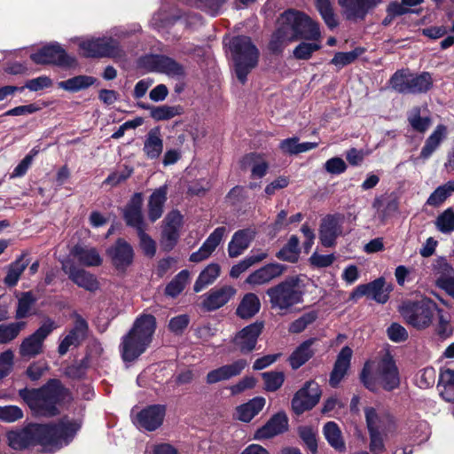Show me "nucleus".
Returning a JSON list of instances; mask_svg holds the SVG:
<instances>
[{
  "instance_id": "nucleus-17",
  "label": "nucleus",
  "mask_w": 454,
  "mask_h": 454,
  "mask_svg": "<svg viewBox=\"0 0 454 454\" xmlns=\"http://www.w3.org/2000/svg\"><path fill=\"white\" fill-rule=\"evenodd\" d=\"M289 419L283 411L272 415L270 419L261 427L257 428L254 434V440H267L276 435L284 434L288 430Z\"/></svg>"
},
{
  "instance_id": "nucleus-24",
  "label": "nucleus",
  "mask_w": 454,
  "mask_h": 454,
  "mask_svg": "<svg viewBox=\"0 0 454 454\" xmlns=\"http://www.w3.org/2000/svg\"><path fill=\"white\" fill-rule=\"evenodd\" d=\"M151 70L165 74L171 77H180L184 75V69L182 65L171 58L156 55L148 59Z\"/></svg>"
},
{
  "instance_id": "nucleus-12",
  "label": "nucleus",
  "mask_w": 454,
  "mask_h": 454,
  "mask_svg": "<svg viewBox=\"0 0 454 454\" xmlns=\"http://www.w3.org/2000/svg\"><path fill=\"white\" fill-rule=\"evenodd\" d=\"M392 291V285H387L386 279L380 277L373 281L356 286L350 293L348 301H356L365 296L380 304H385L389 300Z\"/></svg>"
},
{
  "instance_id": "nucleus-54",
  "label": "nucleus",
  "mask_w": 454,
  "mask_h": 454,
  "mask_svg": "<svg viewBox=\"0 0 454 454\" xmlns=\"http://www.w3.org/2000/svg\"><path fill=\"white\" fill-rule=\"evenodd\" d=\"M49 370V365L45 360H38L31 363L25 371V375L31 381H38L43 374Z\"/></svg>"
},
{
  "instance_id": "nucleus-46",
  "label": "nucleus",
  "mask_w": 454,
  "mask_h": 454,
  "mask_svg": "<svg viewBox=\"0 0 454 454\" xmlns=\"http://www.w3.org/2000/svg\"><path fill=\"white\" fill-rule=\"evenodd\" d=\"M411 74L409 69L397 70L389 79L390 87L399 93L408 94Z\"/></svg>"
},
{
  "instance_id": "nucleus-30",
  "label": "nucleus",
  "mask_w": 454,
  "mask_h": 454,
  "mask_svg": "<svg viewBox=\"0 0 454 454\" xmlns=\"http://www.w3.org/2000/svg\"><path fill=\"white\" fill-rule=\"evenodd\" d=\"M261 309V301L254 293L246 294L236 309V315L245 320L254 317Z\"/></svg>"
},
{
  "instance_id": "nucleus-4",
  "label": "nucleus",
  "mask_w": 454,
  "mask_h": 454,
  "mask_svg": "<svg viewBox=\"0 0 454 454\" xmlns=\"http://www.w3.org/2000/svg\"><path fill=\"white\" fill-rule=\"evenodd\" d=\"M372 362L366 361L359 374V380L366 389L377 393L379 385L387 392H392L399 388L401 384L400 373L392 356L387 355L380 359L375 375L372 373Z\"/></svg>"
},
{
  "instance_id": "nucleus-53",
  "label": "nucleus",
  "mask_w": 454,
  "mask_h": 454,
  "mask_svg": "<svg viewBox=\"0 0 454 454\" xmlns=\"http://www.w3.org/2000/svg\"><path fill=\"white\" fill-rule=\"evenodd\" d=\"M408 121L413 129L421 133L427 131L431 124V119L429 117L420 116L419 107L412 109L408 116Z\"/></svg>"
},
{
  "instance_id": "nucleus-33",
  "label": "nucleus",
  "mask_w": 454,
  "mask_h": 454,
  "mask_svg": "<svg viewBox=\"0 0 454 454\" xmlns=\"http://www.w3.org/2000/svg\"><path fill=\"white\" fill-rule=\"evenodd\" d=\"M143 151L148 159L154 160L160 157L163 151V140L159 128L149 130L144 143Z\"/></svg>"
},
{
  "instance_id": "nucleus-7",
  "label": "nucleus",
  "mask_w": 454,
  "mask_h": 454,
  "mask_svg": "<svg viewBox=\"0 0 454 454\" xmlns=\"http://www.w3.org/2000/svg\"><path fill=\"white\" fill-rule=\"evenodd\" d=\"M299 277L292 276L270 287L266 294L271 309L287 311L293 306L302 302L303 293L299 290Z\"/></svg>"
},
{
  "instance_id": "nucleus-11",
  "label": "nucleus",
  "mask_w": 454,
  "mask_h": 454,
  "mask_svg": "<svg viewBox=\"0 0 454 454\" xmlns=\"http://www.w3.org/2000/svg\"><path fill=\"white\" fill-rule=\"evenodd\" d=\"M322 390L315 380H309L297 390L292 400L291 408L296 416H301L311 411L320 401Z\"/></svg>"
},
{
  "instance_id": "nucleus-18",
  "label": "nucleus",
  "mask_w": 454,
  "mask_h": 454,
  "mask_svg": "<svg viewBox=\"0 0 454 454\" xmlns=\"http://www.w3.org/2000/svg\"><path fill=\"white\" fill-rule=\"evenodd\" d=\"M88 330L89 325L87 321L81 315L77 314L74 326L59 344L58 353L59 356H65L71 346L78 347L86 338Z\"/></svg>"
},
{
  "instance_id": "nucleus-44",
  "label": "nucleus",
  "mask_w": 454,
  "mask_h": 454,
  "mask_svg": "<svg viewBox=\"0 0 454 454\" xmlns=\"http://www.w3.org/2000/svg\"><path fill=\"white\" fill-rule=\"evenodd\" d=\"M190 278L188 270H182L175 278L166 286L165 294L171 298L177 297L185 288Z\"/></svg>"
},
{
  "instance_id": "nucleus-48",
  "label": "nucleus",
  "mask_w": 454,
  "mask_h": 454,
  "mask_svg": "<svg viewBox=\"0 0 454 454\" xmlns=\"http://www.w3.org/2000/svg\"><path fill=\"white\" fill-rule=\"evenodd\" d=\"M26 325L24 321L0 325V344H6L17 338Z\"/></svg>"
},
{
  "instance_id": "nucleus-21",
  "label": "nucleus",
  "mask_w": 454,
  "mask_h": 454,
  "mask_svg": "<svg viewBox=\"0 0 454 454\" xmlns=\"http://www.w3.org/2000/svg\"><path fill=\"white\" fill-rule=\"evenodd\" d=\"M435 286L454 298V268L445 262L444 257H439L435 266Z\"/></svg>"
},
{
  "instance_id": "nucleus-3",
  "label": "nucleus",
  "mask_w": 454,
  "mask_h": 454,
  "mask_svg": "<svg viewBox=\"0 0 454 454\" xmlns=\"http://www.w3.org/2000/svg\"><path fill=\"white\" fill-rule=\"evenodd\" d=\"M156 327V318L152 314H142L135 319L119 346L123 362H134L145 352L153 341Z\"/></svg>"
},
{
  "instance_id": "nucleus-37",
  "label": "nucleus",
  "mask_w": 454,
  "mask_h": 454,
  "mask_svg": "<svg viewBox=\"0 0 454 454\" xmlns=\"http://www.w3.org/2000/svg\"><path fill=\"white\" fill-rule=\"evenodd\" d=\"M438 387L441 396L447 402H454V370L450 368H442L440 371Z\"/></svg>"
},
{
  "instance_id": "nucleus-64",
  "label": "nucleus",
  "mask_w": 454,
  "mask_h": 454,
  "mask_svg": "<svg viewBox=\"0 0 454 454\" xmlns=\"http://www.w3.org/2000/svg\"><path fill=\"white\" fill-rule=\"evenodd\" d=\"M178 237L179 231L163 228L160 243L165 252H169L174 247Z\"/></svg>"
},
{
  "instance_id": "nucleus-58",
  "label": "nucleus",
  "mask_w": 454,
  "mask_h": 454,
  "mask_svg": "<svg viewBox=\"0 0 454 454\" xmlns=\"http://www.w3.org/2000/svg\"><path fill=\"white\" fill-rule=\"evenodd\" d=\"M321 45L317 43H301L294 50V56L297 59H309L312 53L318 51Z\"/></svg>"
},
{
  "instance_id": "nucleus-6",
  "label": "nucleus",
  "mask_w": 454,
  "mask_h": 454,
  "mask_svg": "<svg viewBox=\"0 0 454 454\" xmlns=\"http://www.w3.org/2000/svg\"><path fill=\"white\" fill-rule=\"evenodd\" d=\"M398 311L406 324L419 331L429 327L435 313L442 312L437 303L428 298L403 301Z\"/></svg>"
},
{
  "instance_id": "nucleus-22",
  "label": "nucleus",
  "mask_w": 454,
  "mask_h": 454,
  "mask_svg": "<svg viewBox=\"0 0 454 454\" xmlns=\"http://www.w3.org/2000/svg\"><path fill=\"white\" fill-rule=\"evenodd\" d=\"M352 355L353 350L348 346L340 349L330 373L329 383L331 387H336L343 380L350 367Z\"/></svg>"
},
{
  "instance_id": "nucleus-50",
  "label": "nucleus",
  "mask_w": 454,
  "mask_h": 454,
  "mask_svg": "<svg viewBox=\"0 0 454 454\" xmlns=\"http://www.w3.org/2000/svg\"><path fill=\"white\" fill-rule=\"evenodd\" d=\"M317 312L311 310L302 314L299 318L293 321L288 327L291 333H301L317 318Z\"/></svg>"
},
{
  "instance_id": "nucleus-47",
  "label": "nucleus",
  "mask_w": 454,
  "mask_h": 454,
  "mask_svg": "<svg viewBox=\"0 0 454 454\" xmlns=\"http://www.w3.org/2000/svg\"><path fill=\"white\" fill-rule=\"evenodd\" d=\"M264 382V390L267 392H276L284 384L285 373L283 372L270 371L261 373Z\"/></svg>"
},
{
  "instance_id": "nucleus-42",
  "label": "nucleus",
  "mask_w": 454,
  "mask_h": 454,
  "mask_svg": "<svg viewBox=\"0 0 454 454\" xmlns=\"http://www.w3.org/2000/svg\"><path fill=\"white\" fill-rule=\"evenodd\" d=\"M37 299L31 291L23 292L18 299L15 318L18 320L27 318L32 315L31 309Z\"/></svg>"
},
{
  "instance_id": "nucleus-9",
  "label": "nucleus",
  "mask_w": 454,
  "mask_h": 454,
  "mask_svg": "<svg viewBox=\"0 0 454 454\" xmlns=\"http://www.w3.org/2000/svg\"><path fill=\"white\" fill-rule=\"evenodd\" d=\"M57 328V323L52 318L46 317L41 325L21 341L19 348L20 356L30 359L42 354L44 340Z\"/></svg>"
},
{
  "instance_id": "nucleus-62",
  "label": "nucleus",
  "mask_w": 454,
  "mask_h": 454,
  "mask_svg": "<svg viewBox=\"0 0 454 454\" xmlns=\"http://www.w3.org/2000/svg\"><path fill=\"white\" fill-rule=\"evenodd\" d=\"M369 450L372 454H382L386 451V446L380 431H374L372 429L369 433Z\"/></svg>"
},
{
  "instance_id": "nucleus-45",
  "label": "nucleus",
  "mask_w": 454,
  "mask_h": 454,
  "mask_svg": "<svg viewBox=\"0 0 454 454\" xmlns=\"http://www.w3.org/2000/svg\"><path fill=\"white\" fill-rule=\"evenodd\" d=\"M297 434L306 449L311 454H317L318 446L317 432L315 429L311 426H300L297 428Z\"/></svg>"
},
{
  "instance_id": "nucleus-28",
  "label": "nucleus",
  "mask_w": 454,
  "mask_h": 454,
  "mask_svg": "<svg viewBox=\"0 0 454 454\" xmlns=\"http://www.w3.org/2000/svg\"><path fill=\"white\" fill-rule=\"evenodd\" d=\"M342 232L339 220L328 215L322 220L319 229V239L323 246L332 247L335 239Z\"/></svg>"
},
{
  "instance_id": "nucleus-2",
  "label": "nucleus",
  "mask_w": 454,
  "mask_h": 454,
  "mask_svg": "<svg viewBox=\"0 0 454 454\" xmlns=\"http://www.w3.org/2000/svg\"><path fill=\"white\" fill-rule=\"evenodd\" d=\"M67 391L59 379H50L39 387H23L18 395L34 417L53 418L60 413L59 405Z\"/></svg>"
},
{
  "instance_id": "nucleus-36",
  "label": "nucleus",
  "mask_w": 454,
  "mask_h": 454,
  "mask_svg": "<svg viewBox=\"0 0 454 454\" xmlns=\"http://www.w3.org/2000/svg\"><path fill=\"white\" fill-rule=\"evenodd\" d=\"M144 109L150 110V116L157 121H168L176 116L181 115L184 113V109L181 106H168L162 105L158 106H149L145 105H140Z\"/></svg>"
},
{
  "instance_id": "nucleus-19",
  "label": "nucleus",
  "mask_w": 454,
  "mask_h": 454,
  "mask_svg": "<svg viewBox=\"0 0 454 454\" xmlns=\"http://www.w3.org/2000/svg\"><path fill=\"white\" fill-rule=\"evenodd\" d=\"M247 365V362L243 358L235 360L231 364L222 365L207 372L206 382L212 385L220 381L229 380L231 378L240 375Z\"/></svg>"
},
{
  "instance_id": "nucleus-8",
  "label": "nucleus",
  "mask_w": 454,
  "mask_h": 454,
  "mask_svg": "<svg viewBox=\"0 0 454 454\" xmlns=\"http://www.w3.org/2000/svg\"><path fill=\"white\" fill-rule=\"evenodd\" d=\"M282 22L289 27L294 40L303 38L319 41L321 38L318 23L301 12L292 9L286 11L282 13Z\"/></svg>"
},
{
  "instance_id": "nucleus-43",
  "label": "nucleus",
  "mask_w": 454,
  "mask_h": 454,
  "mask_svg": "<svg viewBox=\"0 0 454 454\" xmlns=\"http://www.w3.org/2000/svg\"><path fill=\"white\" fill-rule=\"evenodd\" d=\"M96 82V79L88 75H77L58 83L59 88L67 91L76 92L86 89Z\"/></svg>"
},
{
  "instance_id": "nucleus-31",
  "label": "nucleus",
  "mask_w": 454,
  "mask_h": 454,
  "mask_svg": "<svg viewBox=\"0 0 454 454\" xmlns=\"http://www.w3.org/2000/svg\"><path fill=\"white\" fill-rule=\"evenodd\" d=\"M265 403L264 397L255 396L239 405L236 409L238 419L242 422H250L263 409Z\"/></svg>"
},
{
  "instance_id": "nucleus-1",
  "label": "nucleus",
  "mask_w": 454,
  "mask_h": 454,
  "mask_svg": "<svg viewBox=\"0 0 454 454\" xmlns=\"http://www.w3.org/2000/svg\"><path fill=\"white\" fill-rule=\"evenodd\" d=\"M81 428V424L67 417L58 422H30L25 427L6 433L8 445L14 450H24L30 447L57 446L69 444Z\"/></svg>"
},
{
  "instance_id": "nucleus-15",
  "label": "nucleus",
  "mask_w": 454,
  "mask_h": 454,
  "mask_svg": "<svg viewBox=\"0 0 454 454\" xmlns=\"http://www.w3.org/2000/svg\"><path fill=\"white\" fill-rule=\"evenodd\" d=\"M60 262L63 271L68 276V278L79 287L89 292H95L99 288V283L97 278L82 268L76 266L70 257H65Z\"/></svg>"
},
{
  "instance_id": "nucleus-51",
  "label": "nucleus",
  "mask_w": 454,
  "mask_h": 454,
  "mask_svg": "<svg viewBox=\"0 0 454 454\" xmlns=\"http://www.w3.org/2000/svg\"><path fill=\"white\" fill-rule=\"evenodd\" d=\"M436 229L442 233H450L454 231V210L451 207L445 209L435 219Z\"/></svg>"
},
{
  "instance_id": "nucleus-20",
  "label": "nucleus",
  "mask_w": 454,
  "mask_h": 454,
  "mask_svg": "<svg viewBox=\"0 0 454 454\" xmlns=\"http://www.w3.org/2000/svg\"><path fill=\"white\" fill-rule=\"evenodd\" d=\"M235 293L231 286L212 288L204 294L202 308L207 312L215 311L227 304Z\"/></svg>"
},
{
  "instance_id": "nucleus-55",
  "label": "nucleus",
  "mask_w": 454,
  "mask_h": 454,
  "mask_svg": "<svg viewBox=\"0 0 454 454\" xmlns=\"http://www.w3.org/2000/svg\"><path fill=\"white\" fill-rule=\"evenodd\" d=\"M23 411L17 405L0 406V420L5 423H13L21 419Z\"/></svg>"
},
{
  "instance_id": "nucleus-39",
  "label": "nucleus",
  "mask_w": 454,
  "mask_h": 454,
  "mask_svg": "<svg viewBox=\"0 0 454 454\" xmlns=\"http://www.w3.org/2000/svg\"><path fill=\"white\" fill-rule=\"evenodd\" d=\"M410 77L408 94L425 93L433 85V79L428 72H422L420 74L411 73Z\"/></svg>"
},
{
  "instance_id": "nucleus-26",
  "label": "nucleus",
  "mask_w": 454,
  "mask_h": 454,
  "mask_svg": "<svg viewBox=\"0 0 454 454\" xmlns=\"http://www.w3.org/2000/svg\"><path fill=\"white\" fill-rule=\"evenodd\" d=\"M286 270V266L281 263L270 262L251 273L247 282L251 285H262L280 276Z\"/></svg>"
},
{
  "instance_id": "nucleus-23",
  "label": "nucleus",
  "mask_w": 454,
  "mask_h": 454,
  "mask_svg": "<svg viewBox=\"0 0 454 454\" xmlns=\"http://www.w3.org/2000/svg\"><path fill=\"white\" fill-rule=\"evenodd\" d=\"M317 341V338L310 337L295 348L288 358L289 364L293 370L301 368L315 356L317 350L313 348V345Z\"/></svg>"
},
{
  "instance_id": "nucleus-10",
  "label": "nucleus",
  "mask_w": 454,
  "mask_h": 454,
  "mask_svg": "<svg viewBox=\"0 0 454 454\" xmlns=\"http://www.w3.org/2000/svg\"><path fill=\"white\" fill-rule=\"evenodd\" d=\"M83 56L88 58H121L123 51L119 43L112 37L91 38L79 44Z\"/></svg>"
},
{
  "instance_id": "nucleus-60",
  "label": "nucleus",
  "mask_w": 454,
  "mask_h": 454,
  "mask_svg": "<svg viewBox=\"0 0 454 454\" xmlns=\"http://www.w3.org/2000/svg\"><path fill=\"white\" fill-rule=\"evenodd\" d=\"M265 257H246L238 264L231 267L230 276L233 278H238L244 271H246L253 264L261 262Z\"/></svg>"
},
{
  "instance_id": "nucleus-32",
  "label": "nucleus",
  "mask_w": 454,
  "mask_h": 454,
  "mask_svg": "<svg viewBox=\"0 0 454 454\" xmlns=\"http://www.w3.org/2000/svg\"><path fill=\"white\" fill-rule=\"evenodd\" d=\"M289 27L282 22V15L278 18V27L274 32L270 42V50L273 52H281L291 42L294 41Z\"/></svg>"
},
{
  "instance_id": "nucleus-14",
  "label": "nucleus",
  "mask_w": 454,
  "mask_h": 454,
  "mask_svg": "<svg viewBox=\"0 0 454 454\" xmlns=\"http://www.w3.org/2000/svg\"><path fill=\"white\" fill-rule=\"evenodd\" d=\"M263 329L264 322L255 321L237 332L231 339V343L241 354H249L255 349Z\"/></svg>"
},
{
  "instance_id": "nucleus-25",
  "label": "nucleus",
  "mask_w": 454,
  "mask_h": 454,
  "mask_svg": "<svg viewBox=\"0 0 454 454\" xmlns=\"http://www.w3.org/2000/svg\"><path fill=\"white\" fill-rule=\"evenodd\" d=\"M380 2V0H339L348 20H363L368 11Z\"/></svg>"
},
{
  "instance_id": "nucleus-61",
  "label": "nucleus",
  "mask_w": 454,
  "mask_h": 454,
  "mask_svg": "<svg viewBox=\"0 0 454 454\" xmlns=\"http://www.w3.org/2000/svg\"><path fill=\"white\" fill-rule=\"evenodd\" d=\"M435 370L433 367H426L419 372L418 385L420 388H428L434 384Z\"/></svg>"
},
{
  "instance_id": "nucleus-34",
  "label": "nucleus",
  "mask_w": 454,
  "mask_h": 454,
  "mask_svg": "<svg viewBox=\"0 0 454 454\" xmlns=\"http://www.w3.org/2000/svg\"><path fill=\"white\" fill-rule=\"evenodd\" d=\"M254 239V231L249 229L236 231L229 243V255H239L249 247Z\"/></svg>"
},
{
  "instance_id": "nucleus-38",
  "label": "nucleus",
  "mask_w": 454,
  "mask_h": 454,
  "mask_svg": "<svg viewBox=\"0 0 454 454\" xmlns=\"http://www.w3.org/2000/svg\"><path fill=\"white\" fill-rule=\"evenodd\" d=\"M221 268L217 263H210L207 265L199 275L196 279L193 291L200 293L207 286L213 284L215 280L219 277Z\"/></svg>"
},
{
  "instance_id": "nucleus-63",
  "label": "nucleus",
  "mask_w": 454,
  "mask_h": 454,
  "mask_svg": "<svg viewBox=\"0 0 454 454\" xmlns=\"http://www.w3.org/2000/svg\"><path fill=\"white\" fill-rule=\"evenodd\" d=\"M14 354L11 349H7L0 354V379L5 378L12 371Z\"/></svg>"
},
{
  "instance_id": "nucleus-57",
  "label": "nucleus",
  "mask_w": 454,
  "mask_h": 454,
  "mask_svg": "<svg viewBox=\"0 0 454 454\" xmlns=\"http://www.w3.org/2000/svg\"><path fill=\"white\" fill-rule=\"evenodd\" d=\"M360 54L361 51L359 49L348 52H337L331 60V63L336 67H343L353 63Z\"/></svg>"
},
{
  "instance_id": "nucleus-35",
  "label": "nucleus",
  "mask_w": 454,
  "mask_h": 454,
  "mask_svg": "<svg viewBox=\"0 0 454 454\" xmlns=\"http://www.w3.org/2000/svg\"><path fill=\"white\" fill-rule=\"evenodd\" d=\"M167 200V186L156 189L150 196L148 202V216L152 222H155L163 213V207Z\"/></svg>"
},
{
  "instance_id": "nucleus-49",
  "label": "nucleus",
  "mask_w": 454,
  "mask_h": 454,
  "mask_svg": "<svg viewBox=\"0 0 454 454\" xmlns=\"http://www.w3.org/2000/svg\"><path fill=\"white\" fill-rule=\"evenodd\" d=\"M316 7L327 27L331 29L338 26V20L334 14L330 0H315Z\"/></svg>"
},
{
  "instance_id": "nucleus-41",
  "label": "nucleus",
  "mask_w": 454,
  "mask_h": 454,
  "mask_svg": "<svg viewBox=\"0 0 454 454\" xmlns=\"http://www.w3.org/2000/svg\"><path fill=\"white\" fill-rule=\"evenodd\" d=\"M324 435L328 443L338 451L346 450L345 442L341 436V431L334 421H328L323 427Z\"/></svg>"
},
{
  "instance_id": "nucleus-27",
  "label": "nucleus",
  "mask_w": 454,
  "mask_h": 454,
  "mask_svg": "<svg viewBox=\"0 0 454 454\" xmlns=\"http://www.w3.org/2000/svg\"><path fill=\"white\" fill-rule=\"evenodd\" d=\"M142 205L141 193H135L124 209V218L127 224L135 227L137 231L144 228Z\"/></svg>"
},
{
  "instance_id": "nucleus-40",
  "label": "nucleus",
  "mask_w": 454,
  "mask_h": 454,
  "mask_svg": "<svg viewBox=\"0 0 454 454\" xmlns=\"http://www.w3.org/2000/svg\"><path fill=\"white\" fill-rule=\"evenodd\" d=\"M454 192V180H450L445 184L438 186L428 197L426 206L439 207Z\"/></svg>"
},
{
  "instance_id": "nucleus-56",
  "label": "nucleus",
  "mask_w": 454,
  "mask_h": 454,
  "mask_svg": "<svg viewBox=\"0 0 454 454\" xmlns=\"http://www.w3.org/2000/svg\"><path fill=\"white\" fill-rule=\"evenodd\" d=\"M190 323V317L186 314L178 315L172 317L168 325L169 332L176 336L182 335Z\"/></svg>"
},
{
  "instance_id": "nucleus-59",
  "label": "nucleus",
  "mask_w": 454,
  "mask_h": 454,
  "mask_svg": "<svg viewBox=\"0 0 454 454\" xmlns=\"http://www.w3.org/2000/svg\"><path fill=\"white\" fill-rule=\"evenodd\" d=\"M387 337L393 342H403L408 340L407 330L398 323H392L387 329Z\"/></svg>"
},
{
  "instance_id": "nucleus-13",
  "label": "nucleus",
  "mask_w": 454,
  "mask_h": 454,
  "mask_svg": "<svg viewBox=\"0 0 454 454\" xmlns=\"http://www.w3.org/2000/svg\"><path fill=\"white\" fill-rule=\"evenodd\" d=\"M35 64L55 65L61 67L76 66L75 58L68 55L59 43H51L43 47L30 56Z\"/></svg>"
},
{
  "instance_id": "nucleus-52",
  "label": "nucleus",
  "mask_w": 454,
  "mask_h": 454,
  "mask_svg": "<svg viewBox=\"0 0 454 454\" xmlns=\"http://www.w3.org/2000/svg\"><path fill=\"white\" fill-rule=\"evenodd\" d=\"M226 232L225 227H218L216 228L206 239L204 244L200 249V252L205 253L207 254H211L217 246L220 244L223 237Z\"/></svg>"
},
{
  "instance_id": "nucleus-5",
  "label": "nucleus",
  "mask_w": 454,
  "mask_h": 454,
  "mask_svg": "<svg viewBox=\"0 0 454 454\" xmlns=\"http://www.w3.org/2000/svg\"><path fill=\"white\" fill-rule=\"evenodd\" d=\"M230 49L233 56L237 77L241 83H245L247 74L258 64L259 50L250 37L244 35L233 37Z\"/></svg>"
},
{
  "instance_id": "nucleus-16",
  "label": "nucleus",
  "mask_w": 454,
  "mask_h": 454,
  "mask_svg": "<svg viewBox=\"0 0 454 454\" xmlns=\"http://www.w3.org/2000/svg\"><path fill=\"white\" fill-rule=\"evenodd\" d=\"M166 411L164 404H151L145 407L137 414L138 427L149 432L155 431L162 425Z\"/></svg>"
},
{
  "instance_id": "nucleus-29",
  "label": "nucleus",
  "mask_w": 454,
  "mask_h": 454,
  "mask_svg": "<svg viewBox=\"0 0 454 454\" xmlns=\"http://www.w3.org/2000/svg\"><path fill=\"white\" fill-rule=\"evenodd\" d=\"M448 129L445 125L439 124L434 130L427 138L420 151L419 157L427 160L440 146L442 142L447 137Z\"/></svg>"
}]
</instances>
